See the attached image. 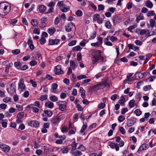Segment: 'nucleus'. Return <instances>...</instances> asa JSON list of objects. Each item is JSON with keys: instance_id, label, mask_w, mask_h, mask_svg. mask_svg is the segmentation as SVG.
Returning <instances> with one entry per match:
<instances>
[{"instance_id": "f257e3e1", "label": "nucleus", "mask_w": 156, "mask_h": 156, "mask_svg": "<svg viewBox=\"0 0 156 156\" xmlns=\"http://www.w3.org/2000/svg\"><path fill=\"white\" fill-rule=\"evenodd\" d=\"M101 51L99 50H95L92 55V61L93 64H97V62H100V64L104 62V58L101 55Z\"/></svg>"}, {"instance_id": "f03ea898", "label": "nucleus", "mask_w": 156, "mask_h": 156, "mask_svg": "<svg viewBox=\"0 0 156 156\" xmlns=\"http://www.w3.org/2000/svg\"><path fill=\"white\" fill-rule=\"evenodd\" d=\"M10 6L9 3L7 2H1V9L2 14L1 15L5 16L9 13L10 10Z\"/></svg>"}, {"instance_id": "7ed1b4c3", "label": "nucleus", "mask_w": 156, "mask_h": 156, "mask_svg": "<svg viewBox=\"0 0 156 156\" xmlns=\"http://www.w3.org/2000/svg\"><path fill=\"white\" fill-rule=\"evenodd\" d=\"M18 86V89L20 92H23L26 90L25 85L24 84V80L23 78H21L19 80Z\"/></svg>"}, {"instance_id": "20e7f679", "label": "nucleus", "mask_w": 156, "mask_h": 156, "mask_svg": "<svg viewBox=\"0 0 156 156\" xmlns=\"http://www.w3.org/2000/svg\"><path fill=\"white\" fill-rule=\"evenodd\" d=\"M61 115L58 117L54 116L51 120V123L54 125H55L58 124L61 119Z\"/></svg>"}, {"instance_id": "39448f33", "label": "nucleus", "mask_w": 156, "mask_h": 156, "mask_svg": "<svg viewBox=\"0 0 156 156\" xmlns=\"http://www.w3.org/2000/svg\"><path fill=\"white\" fill-rule=\"evenodd\" d=\"M7 62H8L7 60L3 62H2V65H3L4 66V67H3V68H4L5 69V71L6 73H7L9 72V68L11 66V65H12V63H8L7 64Z\"/></svg>"}, {"instance_id": "423d86ee", "label": "nucleus", "mask_w": 156, "mask_h": 156, "mask_svg": "<svg viewBox=\"0 0 156 156\" xmlns=\"http://www.w3.org/2000/svg\"><path fill=\"white\" fill-rule=\"evenodd\" d=\"M54 72L56 74L61 75L64 73L63 71L61 69V66L58 65L55 67L54 69Z\"/></svg>"}, {"instance_id": "0eeeda50", "label": "nucleus", "mask_w": 156, "mask_h": 156, "mask_svg": "<svg viewBox=\"0 0 156 156\" xmlns=\"http://www.w3.org/2000/svg\"><path fill=\"white\" fill-rule=\"evenodd\" d=\"M29 126L34 127H38L39 126L40 122L36 120H33L28 122Z\"/></svg>"}, {"instance_id": "6e6552de", "label": "nucleus", "mask_w": 156, "mask_h": 156, "mask_svg": "<svg viewBox=\"0 0 156 156\" xmlns=\"http://www.w3.org/2000/svg\"><path fill=\"white\" fill-rule=\"evenodd\" d=\"M1 149L4 152L6 153L9 152L11 148L9 146L6 144L1 145Z\"/></svg>"}, {"instance_id": "1a4fd4ad", "label": "nucleus", "mask_w": 156, "mask_h": 156, "mask_svg": "<svg viewBox=\"0 0 156 156\" xmlns=\"http://www.w3.org/2000/svg\"><path fill=\"white\" fill-rule=\"evenodd\" d=\"M122 20L120 17L117 16H114L112 19L113 22L114 24L120 23L121 21Z\"/></svg>"}, {"instance_id": "9d476101", "label": "nucleus", "mask_w": 156, "mask_h": 156, "mask_svg": "<svg viewBox=\"0 0 156 156\" xmlns=\"http://www.w3.org/2000/svg\"><path fill=\"white\" fill-rule=\"evenodd\" d=\"M73 23L72 22H70L68 23L65 26V28L66 32H70L72 30Z\"/></svg>"}, {"instance_id": "9b49d317", "label": "nucleus", "mask_w": 156, "mask_h": 156, "mask_svg": "<svg viewBox=\"0 0 156 156\" xmlns=\"http://www.w3.org/2000/svg\"><path fill=\"white\" fill-rule=\"evenodd\" d=\"M59 41L58 39H50L49 40L48 45H57Z\"/></svg>"}, {"instance_id": "f8f14e48", "label": "nucleus", "mask_w": 156, "mask_h": 156, "mask_svg": "<svg viewBox=\"0 0 156 156\" xmlns=\"http://www.w3.org/2000/svg\"><path fill=\"white\" fill-rule=\"evenodd\" d=\"M44 113L45 114V115L44 114H42L43 117L47 115L48 117H51L53 114L52 112L49 109L44 110Z\"/></svg>"}, {"instance_id": "ddd939ff", "label": "nucleus", "mask_w": 156, "mask_h": 156, "mask_svg": "<svg viewBox=\"0 0 156 156\" xmlns=\"http://www.w3.org/2000/svg\"><path fill=\"white\" fill-rule=\"evenodd\" d=\"M136 119L134 118L132 119H128L127 121V126L128 127L131 126L133 125L135 122Z\"/></svg>"}, {"instance_id": "4468645a", "label": "nucleus", "mask_w": 156, "mask_h": 156, "mask_svg": "<svg viewBox=\"0 0 156 156\" xmlns=\"http://www.w3.org/2000/svg\"><path fill=\"white\" fill-rule=\"evenodd\" d=\"M147 146L148 145L147 144H143L140 147L137 151V152L139 153L141 151L147 149Z\"/></svg>"}, {"instance_id": "2eb2a0df", "label": "nucleus", "mask_w": 156, "mask_h": 156, "mask_svg": "<svg viewBox=\"0 0 156 156\" xmlns=\"http://www.w3.org/2000/svg\"><path fill=\"white\" fill-rule=\"evenodd\" d=\"M57 103L59 105V109L60 111H64L66 109V106L65 105L60 104L59 102H57Z\"/></svg>"}, {"instance_id": "dca6fc26", "label": "nucleus", "mask_w": 156, "mask_h": 156, "mask_svg": "<svg viewBox=\"0 0 156 156\" xmlns=\"http://www.w3.org/2000/svg\"><path fill=\"white\" fill-rule=\"evenodd\" d=\"M38 9L40 12L41 13L43 12L46 9V7L44 5H41L39 6Z\"/></svg>"}, {"instance_id": "f3484780", "label": "nucleus", "mask_w": 156, "mask_h": 156, "mask_svg": "<svg viewBox=\"0 0 156 156\" xmlns=\"http://www.w3.org/2000/svg\"><path fill=\"white\" fill-rule=\"evenodd\" d=\"M45 106L49 108H52L54 106V105L53 103L48 101L45 103Z\"/></svg>"}, {"instance_id": "a211bd4d", "label": "nucleus", "mask_w": 156, "mask_h": 156, "mask_svg": "<svg viewBox=\"0 0 156 156\" xmlns=\"http://www.w3.org/2000/svg\"><path fill=\"white\" fill-rule=\"evenodd\" d=\"M56 31L55 28L54 27H51L48 29V33L50 35H52Z\"/></svg>"}, {"instance_id": "6ab92c4d", "label": "nucleus", "mask_w": 156, "mask_h": 156, "mask_svg": "<svg viewBox=\"0 0 156 156\" xmlns=\"http://www.w3.org/2000/svg\"><path fill=\"white\" fill-rule=\"evenodd\" d=\"M146 6L149 8H151L153 7V4L152 2L149 1L148 0L145 2Z\"/></svg>"}, {"instance_id": "aec40b11", "label": "nucleus", "mask_w": 156, "mask_h": 156, "mask_svg": "<svg viewBox=\"0 0 156 156\" xmlns=\"http://www.w3.org/2000/svg\"><path fill=\"white\" fill-rule=\"evenodd\" d=\"M47 18L46 17H44L41 19V25L42 27H44L46 26V23H45V22L47 21Z\"/></svg>"}, {"instance_id": "412c9836", "label": "nucleus", "mask_w": 156, "mask_h": 156, "mask_svg": "<svg viewBox=\"0 0 156 156\" xmlns=\"http://www.w3.org/2000/svg\"><path fill=\"white\" fill-rule=\"evenodd\" d=\"M61 152L63 154L67 153L68 152V148L65 146H63L61 149Z\"/></svg>"}, {"instance_id": "4be33fe9", "label": "nucleus", "mask_w": 156, "mask_h": 156, "mask_svg": "<svg viewBox=\"0 0 156 156\" xmlns=\"http://www.w3.org/2000/svg\"><path fill=\"white\" fill-rule=\"evenodd\" d=\"M14 65L16 68L20 69L21 66L22 65V64L21 62H16L14 63Z\"/></svg>"}, {"instance_id": "5701e85b", "label": "nucleus", "mask_w": 156, "mask_h": 156, "mask_svg": "<svg viewBox=\"0 0 156 156\" xmlns=\"http://www.w3.org/2000/svg\"><path fill=\"white\" fill-rule=\"evenodd\" d=\"M70 67H72L73 69L74 70L75 68L77 67L76 63L73 61L71 60L70 62Z\"/></svg>"}, {"instance_id": "b1692460", "label": "nucleus", "mask_w": 156, "mask_h": 156, "mask_svg": "<svg viewBox=\"0 0 156 156\" xmlns=\"http://www.w3.org/2000/svg\"><path fill=\"white\" fill-rule=\"evenodd\" d=\"M144 19V16L143 14L140 13L139 16L136 18V21L137 22L139 23L140 21Z\"/></svg>"}, {"instance_id": "393cba45", "label": "nucleus", "mask_w": 156, "mask_h": 156, "mask_svg": "<svg viewBox=\"0 0 156 156\" xmlns=\"http://www.w3.org/2000/svg\"><path fill=\"white\" fill-rule=\"evenodd\" d=\"M38 21L37 19H33L31 21V24L34 26H36L38 25Z\"/></svg>"}, {"instance_id": "a878e982", "label": "nucleus", "mask_w": 156, "mask_h": 156, "mask_svg": "<svg viewBox=\"0 0 156 156\" xmlns=\"http://www.w3.org/2000/svg\"><path fill=\"white\" fill-rule=\"evenodd\" d=\"M58 87V85L56 83H54L52 84L51 90L52 92H55Z\"/></svg>"}, {"instance_id": "bb28decb", "label": "nucleus", "mask_w": 156, "mask_h": 156, "mask_svg": "<svg viewBox=\"0 0 156 156\" xmlns=\"http://www.w3.org/2000/svg\"><path fill=\"white\" fill-rule=\"evenodd\" d=\"M87 127V125L86 124H84L81 128V129L80 131V133L82 134L84 132L85 130Z\"/></svg>"}, {"instance_id": "cd10ccee", "label": "nucleus", "mask_w": 156, "mask_h": 156, "mask_svg": "<svg viewBox=\"0 0 156 156\" xmlns=\"http://www.w3.org/2000/svg\"><path fill=\"white\" fill-rule=\"evenodd\" d=\"M3 101L5 103H7L8 102H11L12 99L10 97H6L3 99Z\"/></svg>"}, {"instance_id": "c85d7f7f", "label": "nucleus", "mask_w": 156, "mask_h": 156, "mask_svg": "<svg viewBox=\"0 0 156 156\" xmlns=\"http://www.w3.org/2000/svg\"><path fill=\"white\" fill-rule=\"evenodd\" d=\"M135 101L134 100H130L129 103V106L130 108H133L134 105Z\"/></svg>"}, {"instance_id": "c756f323", "label": "nucleus", "mask_w": 156, "mask_h": 156, "mask_svg": "<svg viewBox=\"0 0 156 156\" xmlns=\"http://www.w3.org/2000/svg\"><path fill=\"white\" fill-rule=\"evenodd\" d=\"M24 115V113L23 112H20L17 115V119H22Z\"/></svg>"}, {"instance_id": "7c9ffc66", "label": "nucleus", "mask_w": 156, "mask_h": 156, "mask_svg": "<svg viewBox=\"0 0 156 156\" xmlns=\"http://www.w3.org/2000/svg\"><path fill=\"white\" fill-rule=\"evenodd\" d=\"M77 144V143H76L75 141H74L72 143V149L74 151L76 149Z\"/></svg>"}, {"instance_id": "2f4dec72", "label": "nucleus", "mask_w": 156, "mask_h": 156, "mask_svg": "<svg viewBox=\"0 0 156 156\" xmlns=\"http://www.w3.org/2000/svg\"><path fill=\"white\" fill-rule=\"evenodd\" d=\"M105 26L107 28L110 29L112 27V24L109 21H107L105 23Z\"/></svg>"}, {"instance_id": "473e14b6", "label": "nucleus", "mask_w": 156, "mask_h": 156, "mask_svg": "<svg viewBox=\"0 0 156 156\" xmlns=\"http://www.w3.org/2000/svg\"><path fill=\"white\" fill-rule=\"evenodd\" d=\"M82 49V48L80 47V46L78 45L73 48L72 51H80Z\"/></svg>"}, {"instance_id": "72a5a7b5", "label": "nucleus", "mask_w": 156, "mask_h": 156, "mask_svg": "<svg viewBox=\"0 0 156 156\" xmlns=\"http://www.w3.org/2000/svg\"><path fill=\"white\" fill-rule=\"evenodd\" d=\"M50 100L54 102L57 101L58 99V98L55 95H53L52 96L50 97Z\"/></svg>"}, {"instance_id": "f704fd0d", "label": "nucleus", "mask_w": 156, "mask_h": 156, "mask_svg": "<svg viewBox=\"0 0 156 156\" xmlns=\"http://www.w3.org/2000/svg\"><path fill=\"white\" fill-rule=\"evenodd\" d=\"M39 42L41 45H43L46 42V39L44 37H41L39 40Z\"/></svg>"}, {"instance_id": "c9c22d12", "label": "nucleus", "mask_w": 156, "mask_h": 156, "mask_svg": "<svg viewBox=\"0 0 156 156\" xmlns=\"http://www.w3.org/2000/svg\"><path fill=\"white\" fill-rule=\"evenodd\" d=\"M55 4V3L54 2H50L47 3V5L50 7L53 8Z\"/></svg>"}, {"instance_id": "e433bc0d", "label": "nucleus", "mask_w": 156, "mask_h": 156, "mask_svg": "<svg viewBox=\"0 0 156 156\" xmlns=\"http://www.w3.org/2000/svg\"><path fill=\"white\" fill-rule=\"evenodd\" d=\"M155 15L154 11H150L148 12L147 14V16H154Z\"/></svg>"}, {"instance_id": "4c0bfd02", "label": "nucleus", "mask_w": 156, "mask_h": 156, "mask_svg": "<svg viewBox=\"0 0 156 156\" xmlns=\"http://www.w3.org/2000/svg\"><path fill=\"white\" fill-rule=\"evenodd\" d=\"M82 154V153L80 151H76L74 152L73 155L74 156H80Z\"/></svg>"}, {"instance_id": "58836bf2", "label": "nucleus", "mask_w": 156, "mask_h": 156, "mask_svg": "<svg viewBox=\"0 0 156 156\" xmlns=\"http://www.w3.org/2000/svg\"><path fill=\"white\" fill-rule=\"evenodd\" d=\"M135 113L137 116H140L142 113L141 111L139 109H136L134 112Z\"/></svg>"}, {"instance_id": "ea45409f", "label": "nucleus", "mask_w": 156, "mask_h": 156, "mask_svg": "<svg viewBox=\"0 0 156 156\" xmlns=\"http://www.w3.org/2000/svg\"><path fill=\"white\" fill-rule=\"evenodd\" d=\"M125 119V117L122 115L119 116L118 118V120L119 122H123Z\"/></svg>"}, {"instance_id": "a19ab883", "label": "nucleus", "mask_w": 156, "mask_h": 156, "mask_svg": "<svg viewBox=\"0 0 156 156\" xmlns=\"http://www.w3.org/2000/svg\"><path fill=\"white\" fill-rule=\"evenodd\" d=\"M12 52L14 55H16L20 52V51L19 49H17L14 50H13L12 51Z\"/></svg>"}, {"instance_id": "79ce46f5", "label": "nucleus", "mask_w": 156, "mask_h": 156, "mask_svg": "<svg viewBox=\"0 0 156 156\" xmlns=\"http://www.w3.org/2000/svg\"><path fill=\"white\" fill-rule=\"evenodd\" d=\"M150 26L153 28L154 25L155 23V21L154 20L151 19L150 20Z\"/></svg>"}, {"instance_id": "37998d69", "label": "nucleus", "mask_w": 156, "mask_h": 156, "mask_svg": "<svg viewBox=\"0 0 156 156\" xmlns=\"http://www.w3.org/2000/svg\"><path fill=\"white\" fill-rule=\"evenodd\" d=\"M34 105L35 106L37 107L38 108H41V106L40 104V103L39 101H37L34 103Z\"/></svg>"}, {"instance_id": "c03bdc74", "label": "nucleus", "mask_w": 156, "mask_h": 156, "mask_svg": "<svg viewBox=\"0 0 156 156\" xmlns=\"http://www.w3.org/2000/svg\"><path fill=\"white\" fill-rule=\"evenodd\" d=\"M37 62L35 60H32L30 62V64L32 66H34L37 64Z\"/></svg>"}, {"instance_id": "a18cd8bd", "label": "nucleus", "mask_w": 156, "mask_h": 156, "mask_svg": "<svg viewBox=\"0 0 156 156\" xmlns=\"http://www.w3.org/2000/svg\"><path fill=\"white\" fill-rule=\"evenodd\" d=\"M100 17V16L98 14H95L94 16L93 20L94 21H97Z\"/></svg>"}, {"instance_id": "49530a36", "label": "nucleus", "mask_w": 156, "mask_h": 156, "mask_svg": "<svg viewBox=\"0 0 156 156\" xmlns=\"http://www.w3.org/2000/svg\"><path fill=\"white\" fill-rule=\"evenodd\" d=\"M48 96L47 95H41L40 98V99L41 101H43L47 99Z\"/></svg>"}, {"instance_id": "de8ad7c7", "label": "nucleus", "mask_w": 156, "mask_h": 156, "mask_svg": "<svg viewBox=\"0 0 156 156\" xmlns=\"http://www.w3.org/2000/svg\"><path fill=\"white\" fill-rule=\"evenodd\" d=\"M28 67L27 65H24L23 66L21 65V67H20V69L24 71L26 69H28Z\"/></svg>"}, {"instance_id": "09e8293b", "label": "nucleus", "mask_w": 156, "mask_h": 156, "mask_svg": "<svg viewBox=\"0 0 156 156\" xmlns=\"http://www.w3.org/2000/svg\"><path fill=\"white\" fill-rule=\"evenodd\" d=\"M40 30L39 28H35L33 30V32L34 34H39L40 33Z\"/></svg>"}, {"instance_id": "8fccbe9b", "label": "nucleus", "mask_w": 156, "mask_h": 156, "mask_svg": "<svg viewBox=\"0 0 156 156\" xmlns=\"http://www.w3.org/2000/svg\"><path fill=\"white\" fill-rule=\"evenodd\" d=\"M1 123H2V126L3 127L5 128H6V127H7V122H5L4 121V120H2Z\"/></svg>"}, {"instance_id": "3c124183", "label": "nucleus", "mask_w": 156, "mask_h": 156, "mask_svg": "<svg viewBox=\"0 0 156 156\" xmlns=\"http://www.w3.org/2000/svg\"><path fill=\"white\" fill-rule=\"evenodd\" d=\"M76 40H73L69 43L68 45L69 46H73L76 44Z\"/></svg>"}, {"instance_id": "603ef678", "label": "nucleus", "mask_w": 156, "mask_h": 156, "mask_svg": "<svg viewBox=\"0 0 156 156\" xmlns=\"http://www.w3.org/2000/svg\"><path fill=\"white\" fill-rule=\"evenodd\" d=\"M61 19L60 17H57L55 18V21H54V23L55 25L57 24L60 21V20Z\"/></svg>"}, {"instance_id": "864d4df0", "label": "nucleus", "mask_w": 156, "mask_h": 156, "mask_svg": "<svg viewBox=\"0 0 156 156\" xmlns=\"http://www.w3.org/2000/svg\"><path fill=\"white\" fill-rule=\"evenodd\" d=\"M76 108L79 111H81L83 110V108L81 107V105L79 104H77Z\"/></svg>"}, {"instance_id": "5fc2aeb1", "label": "nucleus", "mask_w": 156, "mask_h": 156, "mask_svg": "<svg viewBox=\"0 0 156 156\" xmlns=\"http://www.w3.org/2000/svg\"><path fill=\"white\" fill-rule=\"evenodd\" d=\"M83 13L82 11L80 10L77 11L76 12V14L78 16L80 17L82 16Z\"/></svg>"}, {"instance_id": "6e6d98bb", "label": "nucleus", "mask_w": 156, "mask_h": 156, "mask_svg": "<svg viewBox=\"0 0 156 156\" xmlns=\"http://www.w3.org/2000/svg\"><path fill=\"white\" fill-rule=\"evenodd\" d=\"M119 131L122 134H124L126 133L124 129L122 127H120L119 128Z\"/></svg>"}, {"instance_id": "4d7b16f0", "label": "nucleus", "mask_w": 156, "mask_h": 156, "mask_svg": "<svg viewBox=\"0 0 156 156\" xmlns=\"http://www.w3.org/2000/svg\"><path fill=\"white\" fill-rule=\"evenodd\" d=\"M96 34L97 33L96 32H94L91 35L90 37V38L89 40H90L91 39H94L96 37Z\"/></svg>"}, {"instance_id": "13d9d810", "label": "nucleus", "mask_w": 156, "mask_h": 156, "mask_svg": "<svg viewBox=\"0 0 156 156\" xmlns=\"http://www.w3.org/2000/svg\"><path fill=\"white\" fill-rule=\"evenodd\" d=\"M151 88V85H147L144 86V90L145 91L150 90Z\"/></svg>"}, {"instance_id": "bf43d9fd", "label": "nucleus", "mask_w": 156, "mask_h": 156, "mask_svg": "<svg viewBox=\"0 0 156 156\" xmlns=\"http://www.w3.org/2000/svg\"><path fill=\"white\" fill-rule=\"evenodd\" d=\"M118 95L116 94H115L112 96L111 99L112 101H115L117 98Z\"/></svg>"}, {"instance_id": "052dcab7", "label": "nucleus", "mask_w": 156, "mask_h": 156, "mask_svg": "<svg viewBox=\"0 0 156 156\" xmlns=\"http://www.w3.org/2000/svg\"><path fill=\"white\" fill-rule=\"evenodd\" d=\"M91 45L92 46L98 47L100 45V44L99 43L97 42L96 43H91Z\"/></svg>"}, {"instance_id": "680f3d73", "label": "nucleus", "mask_w": 156, "mask_h": 156, "mask_svg": "<svg viewBox=\"0 0 156 156\" xmlns=\"http://www.w3.org/2000/svg\"><path fill=\"white\" fill-rule=\"evenodd\" d=\"M133 75V73H128L127 76V79L126 80L129 81H131V80L130 78H129L130 77H131Z\"/></svg>"}, {"instance_id": "e2e57ef3", "label": "nucleus", "mask_w": 156, "mask_h": 156, "mask_svg": "<svg viewBox=\"0 0 156 156\" xmlns=\"http://www.w3.org/2000/svg\"><path fill=\"white\" fill-rule=\"evenodd\" d=\"M77 60L78 61H80L82 59V56L80 52L78 53L77 55Z\"/></svg>"}, {"instance_id": "0e129e2a", "label": "nucleus", "mask_w": 156, "mask_h": 156, "mask_svg": "<svg viewBox=\"0 0 156 156\" xmlns=\"http://www.w3.org/2000/svg\"><path fill=\"white\" fill-rule=\"evenodd\" d=\"M104 6L102 5H98V10L99 11L103 10L104 9Z\"/></svg>"}, {"instance_id": "69168bd1", "label": "nucleus", "mask_w": 156, "mask_h": 156, "mask_svg": "<svg viewBox=\"0 0 156 156\" xmlns=\"http://www.w3.org/2000/svg\"><path fill=\"white\" fill-rule=\"evenodd\" d=\"M32 109V111L35 113H37L39 111V109L37 107H33Z\"/></svg>"}, {"instance_id": "338daca9", "label": "nucleus", "mask_w": 156, "mask_h": 156, "mask_svg": "<svg viewBox=\"0 0 156 156\" xmlns=\"http://www.w3.org/2000/svg\"><path fill=\"white\" fill-rule=\"evenodd\" d=\"M29 95V92L28 91H26L24 93L23 96L24 97L27 98Z\"/></svg>"}, {"instance_id": "774afa93", "label": "nucleus", "mask_w": 156, "mask_h": 156, "mask_svg": "<svg viewBox=\"0 0 156 156\" xmlns=\"http://www.w3.org/2000/svg\"><path fill=\"white\" fill-rule=\"evenodd\" d=\"M16 107L18 108L19 111H22L23 109V107L20 105H16Z\"/></svg>"}]
</instances>
